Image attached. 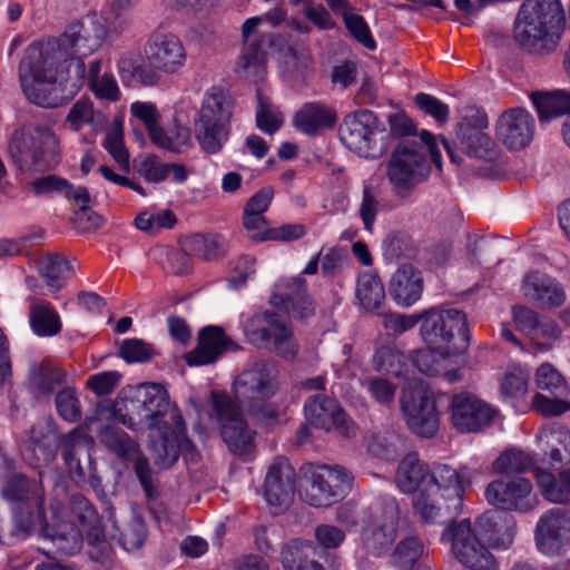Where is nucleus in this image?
Listing matches in <instances>:
<instances>
[{
  "label": "nucleus",
  "instance_id": "obj_1",
  "mask_svg": "<svg viewBox=\"0 0 570 570\" xmlns=\"http://www.w3.org/2000/svg\"><path fill=\"white\" fill-rule=\"evenodd\" d=\"M124 424L130 429L145 426L151 430V451L161 468L171 466L180 454L193 455L194 444L186 436L180 411L170 407L167 390L158 383H145L124 390L121 397Z\"/></svg>",
  "mask_w": 570,
  "mask_h": 570
},
{
  "label": "nucleus",
  "instance_id": "obj_2",
  "mask_svg": "<svg viewBox=\"0 0 570 570\" xmlns=\"http://www.w3.org/2000/svg\"><path fill=\"white\" fill-rule=\"evenodd\" d=\"M395 483L403 493L416 492L413 509L423 521L441 523L460 513L470 474L466 468L455 470L448 464L431 468L410 453L399 464Z\"/></svg>",
  "mask_w": 570,
  "mask_h": 570
},
{
  "label": "nucleus",
  "instance_id": "obj_3",
  "mask_svg": "<svg viewBox=\"0 0 570 570\" xmlns=\"http://www.w3.org/2000/svg\"><path fill=\"white\" fill-rule=\"evenodd\" d=\"M1 495L12 504L18 535L26 538L37 524H40L42 537L49 539L58 552L75 554L80 551L81 532L73 523L65 520L66 509L55 502L50 505V517L46 515L43 488L39 480H30L23 474H12L6 479Z\"/></svg>",
  "mask_w": 570,
  "mask_h": 570
},
{
  "label": "nucleus",
  "instance_id": "obj_4",
  "mask_svg": "<svg viewBox=\"0 0 570 570\" xmlns=\"http://www.w3.org/2000/svg\"><path fill=\"white\" fill-rule=\"evenodd\" d=\"M515 525H499L490 514L480 515L472 524L469 519L449 524L441 540L451 544L455 560L469 570H497V561L489 551L508 549L514 539Z\"/></svg>",
  "mask_w": 570,
  "mask_h": 570
},
{
  "label": "nucleus",
  "instance_id": "obj_5",
  "mask_svg": "<svg viewBox=\"0 0 570 570\" xmlns=\"http://www.w3.org/2000/svg\"><path fill=\"white\" fill-rule=\"evenodd\" d=\"M53 49L41 42L30 45L19 63L20 87L26 98L40 107L52 108L61 104V85L73 78L56 56Z\"/></svg>",
  "mask_w": 570,
  "mask_h": 570
},
{
  "label": "nucleus",
  "instance_id": "obj_6",
  "mask_svg": "<svg viewBox=\"0 0 570 570\" xmlns=\"http://www.w3.org/2000/svg\"><path fill=\"white\" fill-rule=\"evenodd\" d=\"M564 23L566 13L560 0H524L514 19L513 38L530 53L551 52Z\"/></svg>",
  "mask_w": 570,
  "mask_h": 570
},
{
  "label": "nucleus",
  "instance_id": "obj_7",
  "mask_svg": "<svg viewBox=\"0 0 570 570\" xmlns=\"http://www.w3.org/2000/svg\"><path fill=\"white\" fill-rule=\"evenodd\" d=\"M108 37L109 29L104 19L97 14H88L69 24L60 37L41 41V43L53 49V56L66 66L67 72L73 75L76 81H83L86 78L83 59L98 51Z\"/></svg>",
  "mask_w": 570,
  "mask_h": 570
},
{
  "label": "nucleus",
  "instance_id": "obj_8",
  "mask_svg": "<svg viewBox=\"0 0 570 570\" xmlns=\"http://www.w3.org/2000/svg\"><path fill=\"white\" fill-rule=\"evenodd\" d=\"M13 164L23 173L43 171L58 161L60 140L47 125L16 129L8 142Z\"/></svg>",
  "mask_w": 570,
  "mask_h": 570
},
{
  "label": "nucleus",
  "instance_id": "obj_9",
  "mask_svg": "<svg viewBox=\"0 0 570 570\" xmlns=\"http://www.w3.org/2000/svg\"><path fill=\"white\" fill-rule=\"evenodd\" d=\"M278 371L271 363L259 362L243 371L234 382L237 400L249 411L265 420H276L279 412L273 404L266 403L278 390Z\"/></svg>",
  "mask_w": 570,
  "mask_h": 570
},
{
  "label": "nucleus",
  "instance_id": "obj_10",
  "mask_svg": "<svg viewBox=\"0 0 570 570\" xmlns=\"http://www.w3.org/2000/svg\"><path fill=\"white\" fill-rule=\"evenodd\" d=\"M420 334L429 346L445 354H461L469 345L466 315L456 308L431 309L422 314Z\"/></svg>",
  "mask_w": 570,
  "mask_h": 570
},
{
  "label": "nucleus",
  "instance_id": "obj_11",
  "mask_svg": "<svg viewBox=\"0 0 570 570\" xmlns=\"http://www.w3.org/2000/svg\"><path fill=\"white\" fill-rule=\"evenodd\" d=\"M230 117L229 96L222 88H209L195 119V135L206 153H218L227 141Z\"/></svg>",
  "mask_w": 570,
  "mask_h": 570
},
{
  "label": "nucleus",
  "instance_id": "obj_12",
  "mask_svg": "<svg viewBox=\"0 0 570 570\" xmlns=\"http://www.w3.org/2000/svg\"><path fill=\"white\" fill-rule=\"evenodd\" d=\"M353 475L340 465H309L303 474L301 499L316 508L330 507L351 491Z\"/></svg>",
  "mask_w": 570,
  "mask_h": 570
},
{
  "label": "nucleus",
  "instance_id": "obj_13",
  "mask_svg": "<svg viewBox=\"0 0 570 570\" xmlns=\"http://www.w3.org/2000/svg\"><path fill=\"white\" fill-rule=\"evenodd\" d=\"M209 419L230 452L247 455L255 450L256 431L248 425L239 405L229 395L212 394Z\"/></svg>",
  "mask_w": 570,
  "mask_h": 570
},
{
  "label": "nucleus",
  "instance_id": "obj_14",
  "mask_svg": "<svg viewBox=\"0 0 570 570\" xmlns=\"http://www.w3.org/2000/svg\"><path fill=\"white\" fill-rule=\"evenodd\" d=\"M244 334L253 346L274 352L283 358H294L298 353L291 326L275 313L263 312L250 316L244 324Z\"/></svg>",
  "mask_w": 570,
  "mask_h": 570
},
{
  "label": "nucleus",
  "instance_id": "obj_15",
  "mask_svg": "<svg viewBox=\"0 0 570 570\" xmlns=\"http://www.w3.org/2000/svg\"><path fill=\"white\" fill-rule=\"evenodd\" d=\"M430 169L423 148L416 142H400L393 150L385 175L400 197H406L415 186L424 181Z\"/></svg>",
  "mask_w": 570,
  "mask_h": 570
},
{
  "label": "nucleus",
  "instance_id": "obj_16",
  "mask_svg": "<svg viewBox=\"0 0 570 570\" xmlns=\"http://www.w3.org/2000/svg\"><path fill=\"white\" fill-rule=\"evenodd\" d=\"M264 22L265 18L256 16L246 19L242 26L243 49L235 71L247 80L257 81L265 73L266 48L272 38L261 30Z\"/></svg>",
  "mask_w": 570,
  "mask_h": 570
},
{
  "label": "nucleus",
  "instance_id": "obj_17",
  "mask_svg": "<svg viewBox=\"0 0 570 570\" xmlns=\"http://www.w3.org/2000/svg\"><path fill=\"white\" fill-rule=\"evenodd\" d=\"M144 56L156 76L179 73L187 61V51L180 38L169 31L154 30L144 46Z\"/></svg>",
  "mask_w": 570,
  "mask_h": 570
},
{
  "label": "nucleus",
  "instance_id": "obj_18",
  "mask_svg": "<svg viewBox=\"0 0 570 570\" xmlns=\"http://www.w3.org/2000/svg\"><path fill=\"white\" fill-rule=\"evenodd\" d=\"M340 139L351 151L364 158H376L384 147L379 144L376 117L368 110H360L344 118L340 126Z\"/></svg>",
  "mask_w": 570,
  "mask_h": 570
},
{
  "label": "nucleus",
  "instance_id": "obj_19",
  "mask_svg": "<svg viewBox=\"0 0 570 570\" xmlns=\"http://www.w3.org/2000/svg\"><path fill=\"white\" fill-rule=\"evenodd\" d=\"M400 403L406 424L415 434L431 438L438 432L439 412L433 394L428 389L419 385L404 390Z\"/></svg>",
  "mask_w": 570,
  "mask_h": 570
},
{
  "label": "nucleus",
  "instance_id": "obj_20",
  "mask_svg": "<svg viewBox=\"0 0 570 570\" xmlns=\"http://www.w3.org/2000/svg\"><path fill=\"white\" fill-rule=\"evenodd\" d=\"M304 416L305 421L315 429L336 432L345 439L356 436V424L335 399L325 394H316L305 401Z\"/></svg>",
  "mask_w": 570,
  "mask_h": 570
},
{
  "label": "nucleus",
  "instance_id": "obj_21",
  "mask_svg": "<svg viewBox=\"0 0 570 570\" xmlns=\"http://www.w3.org/2000/svg\"><path fill=\"white\" fill-rule=\"evenodd\" d=\"M400 509L395 499L383 502L380 512H375L363 527L361 539L367 553L374 557L384 554L396 539Z\"/></svg>",
  "mask_w": 570,
  "mask_h": 570
},
{
  "label": "nucleus",
  "instance_id": "obj_22",
  "mask_svg": "<svg viewBox=\"0 0 570 570\" xmlns=\"http://www.w3.org/2000/svg\"><path fill=\"white\" fill-rule=\"evenodd\" d=\"M484 497L489 504L507 511L528 512L537 504L533 487L523 476H503L490 482Z\"/></svg>",
  "mask_w": 570,
  "mask_h": 570
},
{
  "label": "nucleus",
  "instance_id": "obj_23",
  "mask_svg": "<svg viewBox=\"0 0 570 570\" xmlns=\"http://www.w3.org/2000/svg\"><path fill=\"white\" fill-rule=\"evenodd\" d=\"M452 425L462 433H476L489 428L499 411L478 395L461 392L453 395L450 404Z\"/></svg>",
  "mask_w": 570,
  "mask_h": 570
},
{
  "label": "nucleus",
  "instance_id": "obj_24",
  "mask_svg": "<svg viewBox=\"0 0 570 570\" xmlns=\"http://www.w3.org/2000/svg\"><path fill=\"white\" fill-rule=\"evenodd\" d=\"M106 448L126 463H131L136 475L148 497H154L156 489L148 460L141 454L139 445L125 431L107 426L100 434Z\"/></svg>",
  "mask_w": 570,
  "mask_h": 570
},
{
  "label": "nucleus",
  "instance_id": "obj_25",
  "mask_svg": "<svg viewBox=\"0 0 570 570\" xmlns=\"http://www.w3.org/2000/svg\"><path fill=\"white\" fill-rule=\"evenodd\" d=\"M295 493V471L285 459H276L268 468L263 495L273 511H285L293 501Z\"/></svg>",
  "mask_w": 570,
  "mask_h": 570
},
{
  "label": "nucleus",
  "instance_id": "obj_26",
  "mask_svg": "<svg viewBox=\"0 0 570 570\" xmlns=\"http://www.w3.org/2000/svg\"><path fill=\"white\" fill-rule=\"evenodd\" d=\"M570 514L564 508H553L543 513L535 528L538 549L547 556L561 553L569 542Z\"/></svg>",
  "mask_w": 570,
  "mask_h": 570
},
{
  "label": "nucleus",
  "instance_id": "obj_27",
  "mask_svg": "<svg viewBox=\"0 0 570 570\" xmlns=\"http://www.w3.org/2000/svg\"><path fill=\"white\" fill-rule=\"evenodd\" d=\"M535 121L523 108L505 110L497 122V136L511 150L525 148L532 140Z\"/></svg>",
  "mask_w": 570,
  "mask_h": 570
},
{
  "label": "nucleus",
  "instance_id": "obj_28",
  "mask_svg": "<svg viewBox=\"0 0 570 570\" xmlns=\"http://www.w3.org/2000/svg\"><path fill=\"white\" fill-rule=\"evenodd\" d=\"M269 302L274 307L299 318L313 313L312 303L306 295V283L301 275L279 278Z\"/></svg>",
  "mask_w": 570,
  "mask_h": 570
},
{
  "label": "nucleus",
  "instance_id": "obj_29",
  "mask_svg": "<svg viewBox=\"0 0 570 570\" xmlns=\"http://www.w3.org/2000/svg\"><path fill=\"white\" fill-rule=\"evenodd\" d=\"M239 346L234 343L218 326H206L198 335L197 346L185 355L190 366H200L214 363L226 351H236Z\"/></svg>",
  "mask_w": 570,
  "mask_h": 570
},
{
  "label": "nucleus",
  "instance_id": "obj_30",
  "mask_svg": "<svg viewBox=\"0 0 570 570\" xmlns=\"http://www.w3.org/2000/svg\"><path fill=\"white\" fill-rule=\"evenodd\" d=\"M522 292L525 298L542 308L559 307L567 298L558 281L538 272L527 274L522 283Z\"/></svg>",
  "mask_w": 570,
  "mask_h": 570
},
{
  "label": "nucleus",
  "instance_id": "obj_31",
  "mask_svg": "<svg viewBox=\"0 0 570 570\" xmlns=\"http://www.w3.org/2000/svg\"><path fill=\"white\" fill-rule=\"evenodd\" d=\"M389 291L397 305L412 306L421 298L423 292V279L420 271L409 264L402 265L392 275Z\"/></svg>",
  "mask_w": 570,
  "mask_h": 570
},
{
  "label": "nucleus",
  "instance_id": "obj_32",
  "mask_svg": "<svg viewBox=\"0 0 570 570\" xmlns=\"http://www.w3.org/2000/svg\"><path fill=\"white\" fill-rule=\"evenodd\" d=\"M297 130L305 135L314 136L325 128H331L336 122L335 110L323 102L311 101L304 104L293 119Z\"/></svg>",
  "mask_w": 570,
  "mask_h": 570
},
{
  "label": "nucleus",
  "instance_id": "obj_33",
  "mask_svg": "<svg viewBox=\"0 0 570 570\" xmlns=\"http://www.w3.org/2000/svg\"><path fill=\"white\" fill-rule=\"evenodd\" d=\"M87 82L89 90L100 100L116 102L120 99L121 91L117 79L110 70L102 71V61L94 59L86 67V78L83 81H77L82 85Z\"/></svg>",
  "mask_w": 570,
  "mask_h": 570
},
{
  "label": "nucleus",
  "instance_id": "obj_34",
  "mask_svg": "<svg viewBox=\"0 0 570 570\" xmlns=\"http://www.w3.org/2000/svg\"><path fill=\"white\" fill-rule=\"evenodd\" d=\"M29 323L32 332L40 337H52L61 331V320L55 307L33 296L28 297Z\"/></svg>",
  "mask_w": 570,
  "mask_h": 570
},
{
  "label": "nucleus",
  "instance_id": "obj_35",
  "mask_svg": "<svg viewBox=\"0 0 570 570\" xmlns=\"http://www.w3.org/2000/svg\"><path fill=\"white\" fill-rule=\"evenodd\" d=\"M455 355L445 354L441 348L428 345L414 353L412 364L423 374L431 376L443 374L449 382H453L459 379V374L456 371H448V365L451 357Z\"/></svg>",
  "mask_w": 570,
  "mask_h": 570
},
{
  "label": "nucleus",
  "instance_id": "obj_36",
  "mask_svg": "<svg viewBox=\"0 0 570 570\" xmlns=\"http://www.w3.org/2000/svg\"><path fill=\"white\" fill-rule=\"evenodd\" d=\"M356 298L367 312L380 313L385 305V289L377 275L363 273L356 283Z\"/></svg>",
  "mask_w": 570,
  "mask_h": 570
},
{
  "label": "nucleus",
  "instance_id": "obj_37",
  "mask_svg": "<svg viewBox=\"0 0 570 570\" xmlns=\"http://www.w3.org/2000/svg\"><path fill=\"white\" fill-rule=\"evenodd\" d=\"M30 187L36 195L57 193L68 200L80 202L82 205L89 199V193L85 187H73L67 179L56 175L39 177L30 183Z\"/></svg>",
  "mask_w": 570,
  "mask_h": 570
},
{
  "label": "nucleus",
  "instance_id": "obj_38",
  "mask_svg": "<svg viewBox=\"0 0 570 570\" xmlns=\"http://www.w3.org/2000/svg\"><path fill=\"white\" fill-rule=\"evenodd\" d=\"M531 100L541 120L570 115V94L566 90L533 92Z\"/></svg>",
  "mask_w": 570,
  "mask_h": 570
},
{
  "label": "nucleus",
  "instance_id": "obj_39",
  "mask_svg": "<svg viewBox=\"0 0 570 570\" xmlns=\"http://www.w3.org/2000/svg\"><path fill=\"white\" fill-rule=\"evenodd\" d=\"M315 548L312 542L303 540H292L281 552V561L285 570H324L323 567L309 560V556Z\"/></svg>",
  "mask_w": 570,
  "mask_h": 570
},
{
  "label": "nucleus",
  "instance_id": "obj_40",
  "mask_svg": "<svg viewBox=\"0 0 570 570\" xmlns=\"http://www.w3.org/2000/svg\"><path fill=\"white\" fill-rule=\"evenodd\" d=\"M38 269L52 293L61 289L72 273L70 263L58 254L42 256L38 262Z\"/></svg>",
  "mask_w": 570,
  "mask_h": 570
},
{
  "label": "nucleus",
  "instance_id": "obj_41",
  "mask_svg": "<svg viewBox=\"0 0 570 570\" xmlns=\"http://www.w3.org/2000/svg\"><path fill=\"white\" fill-rule=\"evenodd\" d=\"M537 480L542 495L548 501L570 503V470L561 471L558 476L549 472H540Z\"/></svg>",
  "mask_w": 570,
  "mask_h": 570
},
{
  "label": "nucleus",
  "instance_id": "obj_42",
  "mask_svg": "<svg viewBox=\"0 0 570 570\" xmlns=\"http://www.w3.org/2000/svg\"><path fill=\"white\" fill-rule=\"evenodd\" d=\"M537 438L550 448L552 461L567 462L570 460V431L567 428L554 423L543 428Z\"/></svg>",
  "mask_w": 570,
  "mask_h": 570
},
{
  "label": "nucleus",
  "instance_id": "obj_43",
  "mask_svg": "<svg viewBox=\"0 0 570 570\" xmlns=\"http://www.w3.org/2000/svg\"><path fill=\"white\" fill-rule=\"evenodd\" d=\"M66 122L76 131L82 129L85 126H90L94 130H99L105 126L106 117L101 111L95 109L91 101L80 99L71 106Z\"/></svg>",
  "mask_w": 570,
  "mask_h": 570
},
{
  "label": "nucleus",
  "instance_id": "obj_44",
  "mask_svg": "<svg viewBox=\"0 0 570 570\" xmlns=\"http://www.w3.org/2000/svg\"><path fill=\"white\" fill-rule=\"evenodd\" d=\"M141 175L149 181L159 183L165 179H171L175 183H184L188 175L183 165L166 164L157 157H148L141 163Z\"/></svg>",
  "mask_w": 570,
  "mask_h": 570
},
{
  "label": "nucleus",
  "instance_id": "obj_45",
  "mask_svg": "<svg viewBox=\"0 0 570 570\" xmlns=\"http://www.w3.org/2000/svg\"><path fill=\"white\" fill-rule=\"evenodd\" d=\"M186 248L206 261L218 259L227 252V243L220 235L196 234L186 242Z\"/></svg>",
  "mask_w": 570,
  "mask_h": 570
},
{
  "label": "nucleus",
  "instance_id": "obj_46",
  "mask_svg": "<svg viewBox=\"0 0 570 570\" xmlns=\"http://www.w3.org/2000/svg\"><path fill=\"white\" fill-rule=\"evenodd\" d=\"M373 367L377 372L402 377L407 373V358L394 346H381L373 355Z\"/></svg>",
  "mask_w": 570,
  "mask_h": 570
},
{
  "label": "nucleus",
  "instance_id": "obj_47",
  "mask_svg": "<svg viewBox=\"0 0 570 570\" xmlns=\"http://www.w3.org/2000/svg\"><path fill=\"white\" fill-rule=\"evenodd\" d=\"M138 55L134 52L124 53L118 62L117 69L124 80L135 78L144 86H155L159 82V76L149 66L138 65Z\"/></svg>",
  "mask_w": 570,
  "mask_h": 570
},
{
  "label": "nucleus",
  "instance_id": "obj_48",
  "mask_svg": "<svg viewBox=\"0 0 570 570\" xmlns=\"http://www.w3.org/2000/svg\"><path fill=\"white\" fill-rule=\"evenodd\" d=\"M423 552V543L416 537H409L396 544L390 556V563L397 570H411Z\"/></svg>",
  "mask_w": 570,
  "mask_h": 570
},
{
  "label": "nucleus",
  "instance_id": "obj_49",
  "mask_svg": "<svg viewBox=\"0 0 570 570\" xmlns=\"http://www.w3.org/2000/svg\"><path fill=\"white\" fill-rule=\"evenodd\" d=\"M533 464L534 461L529 453L517 449H509L493 462L492 470L494 473L508 475L527 472Z\"/></svg>",
  "mask_w": 570,
  "mask_h": 570
},
{
  "label": "nucleus",
  "instance_id": "obj_50",
  "mask_svg": "<svg viewBox=\"0 0 570 570\" xmlns=\"http://www.w3.org/2000/svg\"><path fill=\"white\" fill-rule=\"evenodd\" d=\"M102 146L121 170L129 171L130 157L124 144V131L121 124H116L110 130L107 131Z\"/></svg>",
  "mask_w": 570,
  "mask_h": 570
},
{
  "label": "nucleus",
  "instance_id": "obj_51",
  "mask_svg": "<svg viewBox=\"0 0 570 570\" xmlns=\"http://www.w3.org/2000/svg\"><path fill=\"white\" fill-rule=\"evenodd\" d=\"M528 391V375L520 368L507 371L500 379V394L504 400H517Z\"/></svg>",
  "mask_w": 570,
  "mask_h": 570
},
{
  "label": "nucleus",
  "instance_id": "obj_52",
  "mask_svg": "<svg viewBox=\"0 0 570 570\" xmlns=\"http://www.w3.org/2000/svg\"><path fill=\"white\" fill-rule=\"evenodd\" d=\"M257 127L265 134H275L283 124V117L278 108L258 95V108L256 111Z\"/></svg>",
  "mask_w": 570,
  "mask_h": 570
},
{
  "label": "nucleus",
  "instance_id": "obj_53",
  "mask_svg": "<svg viewBox=\"0 0 570 570\" xmlns=\"http://www.w3.org/2000/svg\"><path fill=\"white\" fill-rule=\"evenodd\" d=\"M56 409L58 414L67 422L73 423L81 416L80 401L76 391L65 387L56 395Z\"/></svg>",
  "mask_w": 570,
  "mask_h": 570
},
{
  "label": "nucleus",
  "instance_id": "obj_54",
  "mask_svg": "<svg viewBox=\"0 0 570 570\" xmlns=\"http://www.w3.org/2000/svg\"><path fill=\"white\" fill-rule=\"evenodd\" d=\"M380 212V199L377 193L370 184L363 186L362 200L360 205V217L363 222L364 229L368 233L373 232L374 223Z\"/></svg>",
  "mask_w": 570,
  "mask_h": 570
},
{
  "label": "nucleus",
  "instance_id": "obj_55",
  "mask_svg": "<svg viewBox=\"0 0 570 570\" xmlns=\"http://www.w3.org/2000/svg\"><path fill=\"white\" fill-rule=\"evenodd\" d=\"M306 234V227L303 224H284L278 227H271L261 234L254 236V240H282L292 242L302 238Z\"/></svg>",
  "mask_w": 570,
  "mask_h": 570
},
{
  "label": "nucleus",
  "instance_id": "obj_56",
  "mask_svg": "<svg viewBox=\"0 0 570 570\" xmlns=\"http://www.w3.org/2000/svg\"><path fill=\"white\" fill-rule=\"evenodd\" d=\"M490 144V137L475 128H466L462 134L461 148L470 156L482 157Z\"/></svg>",
  "mask_w": 570,
  "mask_h": 570
},
{
  "label": "nucleus",
  "instance_id": "obj_57",
  "mask_svg": "<svg viewBox=\"0 0 570 570\" xmlns=\"http://www.w3.org/2000/svg\"><path fill=\"white\" fill-rule=\"evenodd\" d=\"M414 101L422 111L433 117L438 122L444 124L449 120V106L436 97L420 92L415 96Z\"/></svg>",
  "mask_w": 570,
  "mask_h": 570
},
{
  "label": "nucleus",
  "instance_id": "obj_58",
  "mask_svg": "<svg viewBox=\"0 0 570 570\" xmlns=\"http://www.w3.org/2000/svg\"><path fill=\"white\" fill-rule=\"evenodd\" d=\"M121 375L117 371H105L88 377L87 386L98 396L110 394L119 384Z\"/></svg>",
  "mask_w": 570,
  "mask_h": 570
},
{
  "label": "nucleus",
  "instance_id": "obj_59",
  "mask_svg": "<svg viewBox=\"0 0 570 570\" xmlns=\"http://www.w3.org/2000/svg\"><path fill=\"white\" fill-rule=\"evenodd\" d=\"M564 379L550 363L540 365L535 374V384L539 389L549 392L558 391L564 386Z\"/></svg>",
  "mask_w": 570,
  "mask_h": 570
},
{
  "label": "nucleus",
  "instance_id": "obj_60",
  "mask_svg": "<svg viewBox=\"0 0 570 570\" xmlns=\"http://www.w3.org/2000/svg\"><path fill=\"white\" fill-rule=\"evenodd\" d=\"M532 407L543 416H558L570 411V402L550 399L543 394L535 393Z\"/></svg>",
  "mask_w": 570,
  "mask_h": 570
},
{
  "label": "nucleus",
  "instance_id": "obj_61",
  "mask_svg": "<svg viewBox=\"0 0 570 570\" xmlns=\"http://www.w3.org/2000/svg\"><path fill=\"white\" fill-rule=\"evenodd\" d=\"M120 355L128 363H144L151 357V348L141 340H126L120 346Z\"/></svg>",
  "mask_w": 570,
  "mask_h": 570
},
{
  "label": "nucleus",
  "instance_id": "obj_62",
  "mask_svg": "<svg viewBox=\"0 0 570 570\" xmlns=\"http://www.w3.org/2000/svg\"><path fill=\"white\" fill-rule=\"evenodd\" d=\"M344 23L350 33L367 49H375V41L371 36L370 28L363 17L355 12L344 20Z\"/></svg>",
  "mask_w": 570,
  "mask_h": 570
},
{
  "label": "nucleus",
  "instance_id": "obj_63",
  "mask_svg": "<svg viewBox=\"0 0 570 570\" xmlns=\"http://www.w3.org/2000/svg\"><path fill=\"white\" fill-rule=\"evenodd\" d=\"M419 321H422V314L404 315L399 313H387L383 315L384 328L394 334H403L412 330Z\"/></svg>",
  "mask_w": 570,
  "mask_h": 570
},
{
  "label": "nucleus",
  "instance_id": "obj_64",
  "mask_svg": "<svg viewBox=\"0 0 570 570\" xmlns=\"http://www.w3.org/2000/svg\"><path fill=\"white\" fill-rule=\"evenodd\" d=\"M315 539L324 549H335L344 541L345 532L333 524H321L315 528Z\"/></svg>",
  "mask_w": 570,
  "mask_h": 570
}]
</instances>
